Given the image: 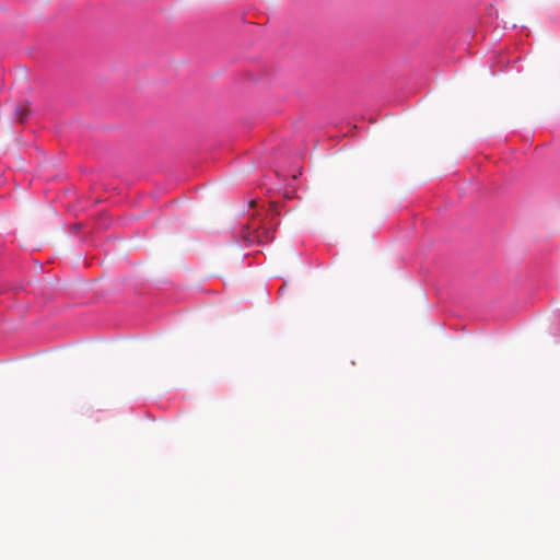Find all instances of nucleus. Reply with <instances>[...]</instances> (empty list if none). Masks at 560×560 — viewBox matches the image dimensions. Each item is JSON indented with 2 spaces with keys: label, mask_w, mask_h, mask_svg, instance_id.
Instances as JSON below:
<instances>
[{
  "label": "nucleus",
  "mask_w": 560,
  "mask_h": 560,
  "mask_svg": "<svg viewBox=\"0 0 560 560\" xmlns=\"http://www.w3.org/2000/svg\"><path fill=\"white\" fill-rule=\"evenodd\" d=\"M252 228H253V230H254V232H255V236H254V238H257V241H259V242H260V238H261L264 235H267V233H268V231H267L266 229H260V228L255 226V225H253Z\"/></svg>",
  "instance_id": "2"
},
{
  "label": "nucleus",
  "mask_w": 560,
  "mask_h": 560,
  "mask_svg": "<svg viewBox=\"0 0 560 560\" xmlns=\"http://www.w3.org/2000/svg\"><path fill=\"white\" fill-rule=\"evenodd\" d=\"M28 114L30 108L27 104H20L19 106H16L15 115L21 122H23L27 118Z\"/></svg>",
  "instance_id": "1"
}]
</instances>
